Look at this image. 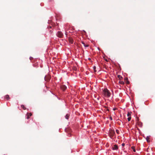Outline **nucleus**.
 Here are the masks:
<instances>
[{
    "label": "nucleus",
    "instance_id": "29",
    "mask_svg": "<svg viewBox=\"0 0 155 155\" xmlns=\"http://www.w3.org/2000/svg\"><path fill=\"white\" fill-rule=\"evenodd\" d=\"M127 79V78H126L125 79V80H126V79Z\"/></svg>",
    "mask_w": 155,
    "mask_h": 155
},
{
    "label": "nucleus",
    "instance_id": "15",
    "mask_svg": "<svg viewBox=\"0 0 155 155\" xmlns=\"http://www.w3.org/2000/svg\"><path fill=\"white\" fill-rule=\"evenodd\" d=\"M69 115L68 114H67L65 116V118L67 119H68V117H69Z\"/></svg>",
    "mask_w": 155,
    "mask_h": 155
},
{
    "label": "nucleus",
    "instance_id": "1",
    "mask_svg": "<svg viewBox=\"0 0 155 155\" xmlns=\"http://www.w3.org/2000/svg\"><path fill=\"white\" fill-rule=\"evenodd\" d=\"M103 94L105 97H109L110 96L111 94L107 89L105 88L103 91Z\"/></svg>",
    "mask_w": 155,
    "mask_h": 155
},
{
    "label": "nucleus",
    "instance_id": "9",
    "mask_svg": "<svg viewBox=\"0 0 155 155\" xmlns=\"http://www.w3.org/2000/svg\"><path fill=\"white\" fill-rule=\"evenodd\" d=\"M138 125H139L140 127H141L142 126V123L140 122H138L137 123Z\"/></svg>",
    "mask_w": 155,
    "mask_h": 155
},
{
    "label": "nucleus",
    "instance_id": "5",
    "mask_svg": "<svg viewBox=\"0 0 155 155\" xmlns=\"http://www.w3.org/2000/svg\"><path fill=\"white\" fill-rule=\"evenodd\" d=\"M32 115V114L31 113H27V114L26 118L27 119H28L30 118V117Z\"/></svg>",
    "mask_w": 155,
    "mask_h": 155
},
{
    "label": "nucleus",
    "instance_id": "16",
    "mask_svg": "<svg viewBox=\"0 0 155 155\" xmlns=\"http://www.w3.org/2000/svg\"><path fill=\"white\" fill-rule=\"evenodd\" d=\"M21 107L23 108V109L24 110H26V107H25L24 105H21Z\"/></svg>",
    "mask_w": 155,
    "mask_h": 155
},
{
    "label": "nucleus",
    "instance_id": "25",
    "mask_svg": "<svg viewBox=\"0 0 155 155\" xmlns=\"http://www.w3.org/2000/svg\"><path fill=\"white\" fill-rule=\"evenodd\" d=\"M32 59H33V58H32L31 57L30 58V60H31Z\"/></svg>",
    "mask_w": 155,
    "mask_h": 155
},
{
    "label": "nucleus",
    "instance_id": "17",
    "mask_svg": "<svg viewBox=\"0 0 155 155\" xmlns=\"http://www.w3.org/2000/svg\"><path fill=\"white\" fill-rule=\"evenodd\" d=\"M131 113H130L129 112H128V113L127 114V116L128 117H131L130 116H131Z\"/></svg>",
    "mask_w": 155,
    "mask_h": 155
},
{
    "label": "nucleus",
    "instance_id": "22",
    "mask_svg": "<svg viewBox=\"0 0 155 155\" xmlns=\"http://www.w3.org/2000/svg\"><path fill=\"white\" fill-rule=\"evenodd\" d=\"M116 133L117 134H119V130H116Z\"/></svg>",
    "mask_w": 155,
    "mask_h": 155
},
{
    "label": "nucleus",
    "instance_id": "13",
    "mask_svg": "<svg viewBox=\"0 0 155 155\" xmlns=\"http://www.w3.org/2000/svg\"><path fill=\"white\" fill-rule=\"evenodd\" d=\"M5 97L7 100H8V99H10V97H9V96L8 95H6L5 96Z\"/></svg>",
    "mask_w": 155,
    "mask_h": 155
},
{
    "label": "nucleus",
    "instance_id": "11",
    "mask_svg": "<svg viewBox=\"0 0 155 155\" xmlns=\"http://www.w3.org/2000/svg\"><path fill=\"white\" fill-rule=\"evenodd\" d=\"M82 43L84 45V46L85 47H88L89 46L88 45H85V43L83 42H82Z\"/></svg>",
    "mask_w": 155,
    "mask_h": 155
},
{
    "label": "nucleus",
    "instance_id": "3",
    "mask_svg": "<svg viewBox=\"0 0 155 155\" xmlns=\"http://www.w3.org/2000/svg\"><path fill=\"white\" fill-rule=\"evenodd\" d=\"M57 35L58 37L61 38L62 37L63 34L61 31H59L57 32Z\"/></svg>",
    "mask_w": 155,
    "mask_h": 155
},
{
    "label": "nucleus",
    "instance_id": "19",
    "mask_svg": "<svg viewBox=\"0 0 155 155\" xmlns=\"http://www.w3.org/2000/svg\"><path fill=\"white\" fill-rule=\"evenodd\" d=\"M131 117H128L127 118V120L128 121H130L131 120Z\"/></svg>",
    "mask_w": 155,
    "mask_h": 155
},
{
    "label": "nucleus",
    "instance_id": "14",
    "mask_svg": "<svg viewBox=\"0 0 155 155\" xmlns=\"http://www.w3.org/2000/svg\"><path fill=\"white\" fill-rule=\"evenodd\" d=\"M131 149H132L133 150L134 152H136V150L134 148V146H132L131 147Z\"/></svg>",
    "mask_w": 155,
    "mask_h": 155
},
{
    "label": "nucleus",
    "instance_id": "26",
    "mask_svg": "<svg viewBox=\"0 0 155 155\" xmlns=\"http://www.w3.org/2000/svg\"><path fill=\"white\" fill-rule=\"evenodd\" d=\"M129 82L128 81H127V84H129Z\"/></svg>",
    "mask_w": 155,
    "mask_h": 155
},
{
    "label": "nucleus",
    "instance_id": "28",
    "mask_svg": "<svg viewBox=\"0 0 155 155\" xmlns=\"http://www.w3.org/2000/svg\"><path fill=\"white\" fill-rule=\"evenodd\" d=\"M49 28H51V26H50L49 27Z\"/></svg>",
    "mask_w": 155,
    "mask_h": 155
},
{
    "label": "nucleus",
    "instance_id": "12",
    "mask_svg": "<svg viewBox=\"0 0 155 155\" xmlns=\"http://www.w3.org/2000/svg\"><path fill=\"white\" fill-rule=\"evenodd\" d=\"M149 139L150 138L148 137H147L146 138V139L147 140V141L148 143L150 142V140H149Z\"/></svg>",
    "mask_w": 155,
    "mask_h": 155
},
{
    "label": "nucleus",
    "instance_id": "4",
    "mask_svg": "<svg viewBox=\"0 0 155 155\" xmlns=\"http://www.w3.org/2000/svg\"><path fill=\"white\" fill-rule=\"evenodd\" d=\"M61 88L63 91H64L66 89L67 87L65 85H63L61 86Z\"/></svg>",
    "mask_w": 155,
    "mask_h": 155
},
{
    "label": "nucleus",
    "instance_id": "6",
    "mask_svg": "<svg viewBox=\"0 0 155 155\" xmlns=\"http://www.w3.org/2000/svg\"><path fill=\"white\" fill-rule=\"evenodd\" d=\"M69 41L70 42V43L71 44H72L73 43V39L71 38H68Z\"/></svg>",
    "mask_w": 155,
    "mask_h": 155
},
{
    "label": "nucleus",
    "instance_id": "7",
    "mask_svg": "<svg viewBox=\"0 0 155 155\" xmlns=\"http://www.w3.org/2000/svg\"><path fill=\"white\" fill-rule=\"evenodd\" d=\"M50 78L49 76H45V80L47 81H48L49 80H50Z\"/></svg>",
    "mask_w": 155,
    "mask_h": 155
},
{
    "label": "nucleus",
    "instance_id": "18",
    "mask_svg": "<svg viewBox=\"0 0 155 155\" xmlns=\"http://www.w3.org/2000/svg\"><path fill=\"white\" fill-rule=\"evenodd\" d=\"M119 83L122 84H124V82L123 81H119Z\"/></svg>",
    "mask_w": 155,
    "mask_h": 155
},
{
    "label": "nucleus",
    "instance_id": "30",
    "mask_svg": "<svg viewBox=\"0 0 155 155\" xmlns=\"http://www.w3.org/2000/svg\"><path fill=\"white\" fill-rule=\"evenodd\" d=\"M90 59H90V58H89V60H90Z\"/></svg>",
    "mask_w": 155,
    "mask_h": 155
},
{
    "label": "nucleus",
    "instance_id": "8",
    "mask_svg": "<svg viewBox=\"0 0 155 155\" xmlns=\"http://www.w3.org/2000/svg\"><path fill=\"white\" fill-rule=\"evenodd\" d=\"M113 150H117L118 149V147L116 145H114V147H112Z\"/></svg>",
    "mask_w": 155,
    "mask_h": 155
},
{
    "label": "nucleus",
    "instance_id": "21",
    "mask_svg": "<svg viewBox=\"0 0 155 155\" xmlns=\"http://www.w3.org/2000/svg\"><path fill=\"white\" fill-rule=\"evenodd\" d=\"M69 130L70 131L71 130V129L70 128H67L65 129V130L67 132Z\"/></svg>",
    "mask_w": 155,
    "mask_h": 155
},
{
    "label": "nucleus",
    "instance_id": "10",
    "mask_svg": "<svg viewBox=\"0 0 155 155\" xmlns=\"http://www.w3.org/2000/svg\"><path fill=\"white\" fill-rule=\"evenodd\" d=\"M117 77L120 80H121L122 78V77L120 75H117Z\"/></svg>",
    "mask_w": 155,
    "mask_h": 155
},
{
    "label": "nucleus",
    "instance_id": "24",
    "mask_svg": "<svg viewBox=\"0 0 155 155\" xmlns=\"http://www.w3.org/2000/svg\"><path fill=\"white\" fill-rule=\"evenodd\" d=\"M110 120H112V117H110Z\"/></svg>",
    "mask_w": 155,
    "mask_h": 155
},
{
    "label": "nucleus",
    "instance_id": "27",
    "mask_svg": "<svg viewBox=\"0 0 155 155\" xmlns=\"http://www.w3.org/2000/svg\"><path fill=\"white\" fill-rule=\"evenodd\" d=\"M68 136H71V135H70V134H68Z\"/></svg>",
    "mask_w": 155,
    "mask_h": 155
},
{
    "label": "nucleus",
    "instance_id": "23",
    "mask_svg": "<svg viewBox=\"0 0 155 155\" xmlns=\"http://www.w3.org/2000/svg\"><path fill=\"white\" fill-rule=\"evenodd\" d=\"M125 145V144L124 143H123L122 144V146H124Z\"/></svg>",
    "mask_w": 155,
    "mask_h": 155
},
{
    "label": "nucleus",
    "instance_id": "2",
    "mask_svg": "<svg viewBox=\"0 0 155 155\" xmlns=\"http://www.w3.org/2000/svg\"><path fill=\"white\" fill-rule=\"evenodd\" d=\"M115 133L114 130L111 129L109 130V135L111 138H112L114 136Z\"/></svg>",
    "mask_w": 155,
    "mask_h": 155
},
{
    "label": "nucleus",
    "instance_id": "20",
    "mask_svg": "<svg viewBox=\"0 0 155 155\" xmlns=\"http://www.w3.org/2000/svg\"><path fill=\"white\" fill-rule=\"evenodd\" d=\"M93 68H94V72H96V66H94V67Z\"/></svg>",
    "mask_w": 155,
    "mask_h": 155
}]
</instances>
